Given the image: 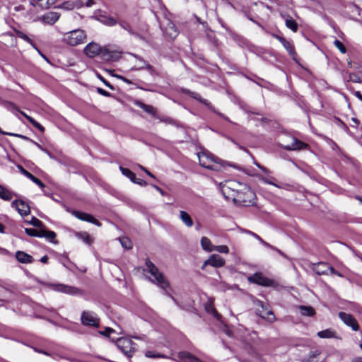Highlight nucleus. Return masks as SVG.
Segmentation results:
<instances>
[{
	"label": "nucleus",
	"instance_id": "obj_18",
	"mask_svg": "<svg viewBox=\"0 0 362 362\" xmlns=\"http://www.w3.org/2000/svg\"><path fill=\"white\" fill-rule=\"evenodd\" d=\"M134 105L141 109H143L146 112L150 114L153 117H156L157 110L152 105H146L141 101L136 100L134 102Z\"/></svg>",
	"mask_w": 362,
	"mask_h": 362
},
{
	"label": "nucleus",
	"instance_id": "obj_45",
	"mask_svg": "<svg viewBox=\"0 0 362 362\" xmlns=\"http://www.w3.org/2000/svg\"><path fill=\"white\" fill-rule=\"evenodd\" d=\"M29 223L35 227L40 228L42 226V222L35 217H33Z\"/></svg>",
	"mask_w": 362,
	"mask_h": 362
},
{
	"label": "nucleus",
	"instance_id": "obj_51",
	"mask_svg": "<svg viewBox=\"0 0 362 362\" xmlns=\"http://www.w3.org/2000/svg\"><path fill=\"white\" fill-rule=\"evenodd\" d=\"M133 182L136 183L141 186H145L146 185V182L142 179L136 178V177L134 179V181Z\"/></svg>",
	"mask_w": 362,
	"mask_h": 362
},
{
	"label": "nucleus",
	"instance_id": "obj_30",
	"mask_svg": "<svg viewBox=\"0 0 362 362\" xmlns=\"http://www.w3.org/2000/svg\"><path fill=\"white\" fill-rule=\"evenodd\" d=\"M75 236L77 238L83 240L86 244H90L92 242L89 234L86 232H76L75 233Z\"/></svg>",
	"mask_w": 362,
	"mask_h": 362
},
{
	"label": "nucleus",
	"instance_id": "obj_59",
	"mask_svg": "<svg viewBox=\"0 0 362 362\" xmlns=\"http://www.w3.org/2000/svg\"><path fill=\"white\" fill-rule=\"evenodd\" d=\"M140 168L144 170L148 175H149L150 177L154 178V175L151 173L148 170H146L145 168L142 167V166H140Z\"/></svg>",
	"mask_w": 362,
	"mask_h": 362
},
{
	"label": "nucleus",
	"instance_id": "obj_11",
	"mask_svg": "<svg viewBox=\"0 0 362 362\" xmlns=\"http://www.w3.org/2000/svg\"><path fill=\"white\" fill-rule=\"evenodd\" d=\"M81 322L86 326L98 327L99 325V319L96 315L92 312L84 311L81 315Z\"/></svg>",
	"mask_w": 362,
	"mask_h": 362
},
{
	"label": "nucleus",
	"instance_id": "obj_58",
	"mask_svg": "<svg viewBox=\"0 0 362 362\" xmlns=\"http://www.w3.org/2000/svg\"><path fill=\"white\" fill-rule=\"evenodd\" d=\"M329 270L330 271V273H331V274H336V275H337V276H340V277H341V276H342V275H341L339 272H338L337 271H336V270H335L333 267H329Z\"/></svg>",
	"mask_w": 362,
	"mask_h": 362
},
{
	"label": "nucleus",
	"instance_id": "obj_44",
	"mask_svg": "<svg viewBox=\"0 0 362 362\" xmlns=\"http://www.w3.org/2000/svg\"><path fill=\"white\" fill-rule=\"evenodd\" d=\"M276 37L282 43L284 47L288 50H292L291 45L289 42L286 40L284 38L276 36Z\"/></svg>",
	"mask_w": 362,
	"mask_h": 362
},
{
	"label": "nucleus",
	"instance_id": "obj_56",
	"mask_svg": "<svg viewBox=\"0 0 362 362\" xmlns=\"http://www.w3.org/2000/svg\"><path fill=\"white\" fill-rule=\"evenodd\" d=\"M115 77L122 80L123 81H124L125 83H128V84H132V81L126 78H124V76H119V75H115Z\"/></svg>",
	"mask_w": 362,
	"mask_h": 362
},
{
	"label": "nucleus",
	"instance_id": "obj_42",
	"mask_svg": "<svg viewBox=\"0 0 362 362\" xmlns=\"http://www.w3.org/2000/svg\"><path fill=\"white\" fill-rule=\"evenodd\" d=\"M349 81L354 83H362V78L355 74H350L349 76Z\"/></svg>",
	"mask_w": 362,
	"mask_h": 362
},
{
	"label": "nucleus",
	"instance_id": "obj_39",
	"mask_svg": "<svg viewBox=\"0 0 362 362\" xmlns=\"http://www.w3.org/2000/svg\"><path fill=\"white\" fill-rule=\"evenodd\" d=\"M120 243L123 247L126 249H130L132 247V242L128 238H122L119 239Z\"/></svg>",
	"mask_w": 362,
	"mask_h": 362
},
{
	"label": "nucleus",
	"instance_id": "obj_2",
	"mask_svg": "<svg viewBox=\"0 0 362 362\" xmlns=\"http://www.w3.org/2000/svg\"><path fill=\"white\" fill-rule=\"evenodd\" d=\"M87 35L84 30L76 29L64 34L62 41L70 46H77L86 42Z\"/></svg>",
	"mask_w": 362,
	"mask_h": 362
},
{
	"label": "nucleus",
	"instance_id": "obj_28",
	"mask_svg": "<svg viewBox=\"0 0 362 362\" xmlns=\"http://www.w3.org/2000/svg\"><path fill=\"white\" fill-rule=\"evenodd\" d=\"M83 6L81 1H66L63 4V7L67 10H72L75 8H79Z\"/></svg>",
	"mask_w": 362,
	"mask_h": 362
},
{
	"label": "nucleus",
	"instance_id": "obj_35",
	"mask_svg": "<svg viewBox=\"0 0 362 362\" xmlns=\"http://www.w3.org/2000/svg\"><path fill=\"white\" fill-rule=\"evenodd\" d=\"M42 238H45L50 242H54V240L56 238V233L54 231H49L45 229H42Z\"/></svg>",
	"mask_w": 362,
	"mask_h": 362
},
{
	"label": "nucleus",
	"instance_id": "obj_27",
	"mask_svg": "<svg viewBox=\"0 0 362 362\" xmlns=\"http://www.w3.org/2000/svg\"><path fill=\"white\" fill-rule=\"evenodd\" d=\"M298 310L300 313L303 316L311 317L315 313V310L311 306L300 305Z\"/></svg>",
	"mask_w": 362,
	"mask_h": 362
},
{
	"label": "nucleus",
	"instance_id": "obj_29",
	"mask_svg": "<svg viewBox=\"0 0 362 362\" xmlns=\"http://www.w3.org/2000/svg\"><path fill=\"white\" fill-rule=\"evenodd\" d=\"M20 113L25 117L28 121L32 124L35 128L39 129L41 132H43L45 131V128L37 122H36L33 117H30L27 114H25L24 112L20 111Z\"/></svg>",
	"mask_w": 362,
	"mask_h": 362
},
{
	"label": "nucleus",
	"instance_id": "obj_7",
	"mask_svg": "<svg viewBox=\"0 0 362 362\" xmlns=\"http://www.w3.org/2000/svg\"><path fill=\"white\" fill-rule=\"evenodd\" d=\"M117 346L128 357L132 356V353L136 349L134 343L128 338L119 339L117 341Z\"/></svg>",
	"mask_w": 362,
	"mask_h": 362
},
{
	"label": "nucleus",
	"instance_id": "obj_23",
	"mask_svg": "<svg viewBox=\"0 0 362 362\" xmlns=\"http://www.w3.org/2000/svg\"><path fill=\"white\" fill-rule=\"evenodd\" d=\"M165 34L170 39H174L177 37L178 33L175 25L173 23L169 22L168 23L165 29Z\"/></svg>",
	"mask_w": 362,
	"mask_h": 362
},
{
	"label": "nucleus",
	"instance_id": "obj_20",
	"mask_svg": "<svg viewBox=\"0 0 362 362\" xmlns=\"http://www.w3.org/2000/svg\"><path fill=\"white\" fill-rule=\"evenodd\" d=\"M178 358L179 362H202L198 358L187 351L180 352Z\"/></svg>",
	"mask_w": 362,
	"mask_h": 362
},
{
	"label": "nucleus",
	"instance_id": "obj_37",
	"mask_svg": "<svg viewBox=\"0 0 362 362\" xmlns=\"http://www.w3.org/2000/svg\"><path fill=\"white\" fill-rule=\"evenodd\" d=\"M16 35H17L18 37L21 38L22 40H23L26 41L27 42H28L29 44H30L33 47H35L32 40L27 35L23 33V32L16 31Z\"/></svg>",
	"mask_w": 362,
	"mask_h": 362
},
{
	"label": "nucleus",
	"instance_id": "obj_17",
	"mask_svg": "<svg viewBox=\"0 0 362 362\" xmlns=\"http://www.w3.org/2000/svg\"><path fill=\"white\" fill-rule=\"evenodd\" d=\"M54 289L57 291L67 294L76 295L80 293V290L78 288L64 284L55 285Z\"/></svg>",
	"mask_w": 362,
	"mask_h": 362
},
{
	"label": "nucleus",
	"instance_id": "obj_49",
	"mask_svg": "<svg viewBox=\"0 0 362 362\" xmlns=\"http://www.w3.org/2000/svg\"><path fill=\"white\" fill-rule=\"evenodd\" d=\"M6 135H10V136H16V137H19V138H21L24 140H27V141H30L31 142V141H33L32 139H29L28 137L24 136V135H21V134H12V133H6Z\"/></svg>",
	"mask_w": 362,
	"mask_h": 362
},
{
	"label": "nucleus",
	"instance_id": "obj_47",
	"mask_svg": "<svg viewBox=\"0 0 362 362\" xmlns=\"http://www.w3.org/2000/svg\"><path fill=\"white\" fill-rule=\"evenodd\" d=\"M30 180H32L34 183L38 185L41 188H44L45 185L40 180L35 177L34 175L31 177Z\"/></svg>",
	"mask_w": 362,
	"mask_h": 362
},
{
	"label": "nucleus",
	"instance_id": "obj_52",
	"mask_svg": "<svg viewBox=\"0 0 362 362\" xmlns=\"http://www.w3.org/2000/svg\"><path fill=\"white\" fill-rule=\"evenodd\" d=\"M98 78L104 83V84L106 86H107L108 88H110L112 90L114 89V87L110 83H108L103 76H101L100 75H98Z\"/></svg>",
	"mask_w": 362,
	"mask_h": 362
},
{
	"label": "nucleus",
	"instance_id": "obj_41",
	"mask_svg": "<svg viewBox=\"0 0 362 362\" xmlns=\"http://www.w3.org/2000/svg\"><path fill=\"white\" fill-rule=\"evenodd\" d=\"M334 45L341 53H346V49L341 41L339 40H335L334 41Z\"/></svg>",
	"mask_w": 362,
	"mask_h": 362
},
{
	"label": "nucleus",
	"instance_id": "obj_60",
	"mask_svg": "<svg viewBox=\"0 0 362 362\" xmlns=\"http://www.w3.org/2000/svg\"><path fill=\"white\" fill-rule=\"evenodd\" d=\"M354 94L356 98L362 101V94L360 93V91H355Z\"/></svg>",
	"mask_w": 362,
	"mask_h": 362
},
{
	"label": "nucleus",
	"instance_id": "obj_15",
	"mask_svg": "<svg viewBox=\"0 0 362 362\" xmlns=\"http://www.w3.org/2000/svg\"><path fill=\"white\" fill-rule=\"evenodd\" d=\"M73 215L81 221L93 223L98 226H101L100 223L96 218H95L91 214L74 211H73Z\"/></svg>",
	"mask_w": 362,
	"mask_h": 362
},
{
	"label": "nucleus",
	"instance_id": "obj_21",
	"mask_svg": "<svg viewBox=\"0 0 362 362\" xmlns=\"http://www.w3.org/2000/svg\"><path fill=\"white\" fill-rule=\"evenodd\" d=\"M16 257L18 262L24 264L32 263L34 260L33 257L31 255L23 251L16 252Z\"/></svg>",
	"mask_w": 362,
	"mask_h": 362
},
{
	"label": "nucleus",
	"instance_id": "obj_14",
	"mask_svg": "<svg viewBox=\"0 0 362 362\" xmlns=\"http://www.w3.org/2000/svg\"><path fill=\"white\" fill-rule=\"evenodd\" d=\"M11 206L13 207H15L16 209L18 211V213L21 216H27L30 212V209L29 205L28 204H26L25 202L22 201V200L13 201L11 203Z\"/></svg>",
	"mask_w": 362,
	"mask_h": 362
},
{
	"label": "nucleus",
	"instance_id": "obj_62",
	"mask_svg": "<svg viewBox=\"0 0 362 362\" xmlns=\"http://www.w3.org/2000/svg\"><path fill=\"white\" fill-rule=\"evenodd\" d=\"M48 259H49L47 255H45L41 257L40 262L45 264V263H47Z\"/></svg>",
	"mask_w": 362,
	"mask_h": 362
},
{
	"label": "nucleus",
	"instance_id": "obj_3",
	"mask_svg": "<svg viewBox=\"0 0 362 362\" xmlns=\"http://www.w3.org/2000/svg\"><path fill=\"white\" fill-rule=\"evenodd\" d=\"M199 164L207 169L219 171L221 170L222 165L219 160L215 158L213 155L206 153H199Z\"/></svg>",
	"mask_w": 362,
	"mask_h": 362
},
{
	"label": "nucleus",
	"instance_id": "obj_10",
	"mask_svg": "<svg viewBox=\"0 0 362 362\" xmlns=\"http://www.w3.org/2000/svg\"><path fill=\"white\" fill-rule=\"evenodd\" d=\"M339 317L346 325L350 327L352 330L358 331L359 329V325L355 317L351 314L340 312L339 313Z\"/></svg>",
	"mask_w": 362,
	"mask_h": 362
},
{
	"label": "nucleus",
	"instance_id": "obj_32",
	"mask_svg": "<svg viewBox=\"0 0 362 362\" xmlns=\"http://www.w3.org/2000/svg\"><path fill=\"white\" fill-rule=\"evenodd\" d=\"M317 336L320 338H333L335 337L334 332L327 329L317 332Z\"/></svg>",
	"mask_w": 362,
	"mask_h": 362
},
{
	"label": "nucleus",
	"instance_id": "obj_61",
	"mask_svg": "<svg viewBox=\"0 0 362 362\" xmlns=\"http://www.w3.org/2000/svg\"><path fill=\"white\" fill-rule=\"evenodd\" d=\"M255 165H256L259 168H260L262 171H264V173H268V172H269V171H268V170H267L266 168H264V167L262 166V165H259V163H255Z\"/></svg>",
	"mask_w": 362,
	"mask_h": 362
},
{
	"label": "nucleus",
	"instance_id": "obj_64",
	"mask_svg": "<svg viewBox=\"0 0 362 362\" xmlns=\"http://www.w3.org/2000/svg\"><path fill=\"white\" fill-rule=\"evenodd\" d=\"M352 362H362V358L361 357H356L355 358Z\"/></svg>",
	"mask_w": 362,
	"mask_h": 362
},
{
	"label": "nucleus",
	"instance_id": "obj_38",
	"mask_svg": "<svg viewBox=\"0 0 362 362\" xmlns=\"http://www.w3.org/2000/svg\"><path fill=\"white\" fill-rule=\"evenodd\" d=\"M206 310L212 314L214 317H216L218 320L221 317V315L218 313L216 309L211 304H209L206 305Z\"/></svg>",
	"mask_w": 362,
	"mask_h": 362
},
{
	"label": "nucleus",
	"instance_id": "obj_16",
	"mask_svg": "<svg viewBox=\"0 0 362 362\" xmlns=\"http://www.w3.org/2000/svg\"><path fill=\"white\" fill-rule=\"evenodd\" d=\"M226 262L223 258L218 255H211L209 258L204 263L203 268L206 265H211L214 267H221L224 266Z\"/></svg>",
	"mask_w": 362,
	"mask_h": 362
},
{
	"label": "nucleus",
	"instance_id": "obj_8",
	"mask_svg": "<svg viewBox=\"0 0 362 362\" xmlns=\"http://www.w3.org/2000/svg\"><path fill=\"white\" fill-rule=\"evenodd\" d=\"M247 280L250 283L263 286H274L276 284L274 280L264 276L261 272H256L252 276H248Z\"/></svg>",
	"mask_w": 362,
	"mask_h": 362
},
{
	"label": "nucleus",
	"instance_id": "obj_33",
	"mask_svg": "<svg viewBox=\"0 0 362 362\" xmlns=\"http://www.w3.org/2000/svg\"><path fill=\"white\" fill-rule=\"evenodd\" d=\"M25 233L32 237H39L42 238V229L36 230L34 228H26Z\"/></svg>",
	"mask_w": 362,
	"mask_h": 362
},
{
	"label": "nucleus",
	"instance_id": "obj_6",
	"mask_svg": "<svg viewBox=\"0 0 362 362\" xmlns=\"http://www.w3.org/2000/svg\"><path fill=\"white\" fill-rule=\"evenodd\" d=\"M122 57V51L112 46L103 47L101 58L107 62H116Z\"/></svg>",
	"mask_w": 362,
	"mask_h": 362
},
{
	"label": "nucleus",
	"instance_id": "obj_31",
	"mask_svg": "<svg viewBox=\"0 0 362 362\" xmlns=\"http://www.w3.org/2000/svg\"><path fill=\"white\" fill-rule=\"evenodd\" d=\"M0 198L4 200L9 201L12 199L11 192L5 187L0 185Z\"/></svg>",
	"mask_w": 362,
	"mask_h": 362
},
{
	"label": "nucleus",
	"instance_id": "obj_25",
	"mask_svg": "<svg viewBox=\"0 0 362 362\" xmlns=\"http://www.w3.org/2000/svg\"><path fill=\"white\" fill-rule=\"evenodd\" d=\"M201 245L202 249L208 252L214 250V245H212L211 240L206 237L202 238Z\"/></svg>",
	"mask_w": 362,
	"mask_h": 362
},
{
	"label": "nucleus",
	"instance_id": "obj_40",
	"mask_svg": "<svg viewBox=\"0 0 362 362\" xmlns=\"http://www.w3.org/2000/svg\"><path fill=\"white\" fill-rule=\"evenodd\" d=\"M214 250L218 252L223 253V254H228L229 252L228 247L227 245H224L214 246Z\"/></svg>",
	"mask_w": 362,
	"mask_h": 362
},
{
	"label": "nucleus",
	"instance_id": "obj_22",
	"mask_svg": "<svg viewBox=\"0 0 362 362\" xmlns=\"http://www.w3.org/2000/svg\"><path fill=\"white\" fill-rule=\"evenodd\" d=\"M283 17L285 20L286 26L293 32H297L298 28L297 22L290 16H283Z\"/></svg>",
	"mask_w": 362,
	"mask_h": 362
},
{
	"label": "nucleus",
	"instance_id": "obj_19",
	"mask_svg": "<svg viewBox=\"0 0 362 362\" xmlns=\"http://www.w3.org/2000/svg\"><path fill=\"white\" fill-rule=\"evenodd\" d=\"M60 15L57 12H49L42 16V21L47 24L53 25L58 21Z\"/></svg>",
	"mask_w": 362,
	"mask_h": 362
},
{
	"label": "nucleus",
	"instance_id": "obj_12",
	"mask_svg": "<svg viewBox=\"0 0 362 362\" xmlns=\"http://www.w3.org/2000/svg\"><path fill=\"white\" fill-rule=\"evenodd\" d=\"M102 49L103 47H101L98 44L95 42H90L85 47L84 52L88 57L93 58L98 54L101 56Z\"/></svg>",
	"mask_w": 362,
	"mask_h": 362
},
{
	"label": "nucleus",
	"instance_id": "obj_5",
	"mask_svg": "<svg viewBox=\"0 0 362 362\" xmlns=\"http://www.w3.org/2000/svg\"><path fill=\"white\" fill-rule=\"evenodd\" d=\"M243 183L235 180H229L226 181L224 183L221 184V192L223 196L228 200H233V197L238 194V192L240 190Z\"/></svg>",
	"mask_w": 362,
	"mask_h": 362
},
{
	"label": "nucleus",
	"instance_id": "obj_13",
	"mask_svg": "<svg viewBox=\"0 0 362 362\" xmlns=\"http://www.w3.org/2000/svg\"><path fill=\"white\" fill-rule=\"evenodd\" d=\"M308 144L298 140L296 138H291V142L288 144L284 145V148L288 151H297L305 149L308 148Z\"/></svg>",
	"mask_w": 362,
	"mask_h": 362
},
{
	"label": "nucleus",
	"instance_id": "obj_36",
	"mask_svg": "<svg viewBox=\"0 0 362 362\" xmlns=\"http://www.w3.org/2000/svg\"><path fill=\"white\" fill-rule=\"evenodd\" d=\"M320 354V352L318 350H315L312 351L310 354L305 359V362H319L317 359L318 356Z\"/></svg>",
	"mask_w": 362,
	"mask_h": 362
},
{
	"label": "nucleus",
	"instance_id": "obj_57",
	"mask_svg": "<svg viewBox=\"0 0 362 362\" xmlns=\"http://www.w3.org/2000/svg\"><path fill=\"white\" fill-rule=\"evenodd\" d=\"M31 142L33 144H34L38 148H40L41 151L45 152L46 153H47L48 155H49V152L45 150L44 148H42L38 143L34 141H31Z\"/></svg>",
	"mask_w": 362,
	"mask_h": 362
},
{
	"label": "nucleus",
	"instance_id": "obj_24",
	"mask_svg": "<svg viewBox=\"0 0 362 362\" xmlns=\"http://www.w3.org/2000/svg\"><path fill=\"white\" fill-rule=\"evenodd\" d=\"M55 3V0H33V4L43 9H47Z\"/></svg>",
	"mask_w": 362,
	"mask_h": 362
},
{
	"label": "nucleus",
	"instance_id": "obj_46",
	"mask_svg": "<svg viewBox=\"0 0 362 362\" xmlns=\"http://www.w3.org/2000/svg\"><path fill=\"white\" fill-rule=\"evenodd\" d=\"M17 168H18V170H20V172L23 175H25V177H27L28 178H29L30 180L31 179V177L33 176V175H32L30 173H29L28 170H26L25 169H24L21 165H18L17 166Z\"/></svg>",
	"mask_w": 362,
	"mask_h": 362
},
{
	"label": "nucleus",
	"instance_id": "obj_63",
	"mask_svg": "<svg viewBox=\"0 0 362 362\" xmlns=\"http://www.w3.org/2000/svg\"><path fill=\"white\" fill-rule=\"evenodd\" d=\"M95 4V1L93 0H88L86 4V6L87 7H90L92 6L93 4Z\"/></svg>",
	"mask_w": 362,
	"mask_h": 362
},
{
	"label": "nucleus",
	"instance_id": "obj_43",
	"mask_svg": "<svg viewBox=\"0 0 362 362\" xmlns=\"http://www.w3.org/2000/svg\"><path fill=\"white\" fill-rule=\"evenodd\" d=\"M145 356L148 358H165V356L164 355L156 354L153 351H147L145 353Z\"/></svg>",
	"mask_w": 362,
	"mask_h": 362
},
{
	"label": "nucleus",
	"instance_id": "obj_54",
	"mask_svg": "<svg viewBox=\"0 0 362 362\" xmlns=\"http://www.w3.org/2000/svg\"><path fill=\"white\" fill-rule=\"evenodd\" d=\"M351 123L350 124V125L353 127H356L359 124V121L358 120V119L355 117H352L351 119Z\"/></svg>",
	"mask_w": 362,
	"mask_h": 362
},
{
	"label": "nucleus",
	"instance_id": "obj_26",
	"mask_svg": "<svg viewBox=\"0 0 362 362\" xmlns=\"http://www.w3.org/2000/svg\"><path fill=\"white\" fill-rule=\"evenodd\" d=\"M180 218L187 227L189 228L193 226V221L186 211H180Z\"/></svg>",
	"mask_w": 362,
	"mask_h": 362
},
{
	"label": "nucleus",
	"instance_id": "obj_53",
	"mask_svg": "<svg viewBox=\"0 0 362 362\" xmlns=\"http://www.w3.org/2000/svg\"><path fill=\"white\" fill-rule=\"evenodd\" d=\"M143 63V65L140 66L139 67V69H144V68H146V69L149 70V71H151L153 69V67L152 66H151L150 64H147L146 62H142Z\"/></svg>",
	"mask_w": 362,
	"mask_h": 362
},
{
	"label": "nucleus",
	"instance_id": "obj_50",
	"mask_svg": "<svg viewBox=\"0 0 362 362\" xmlns=\"http://www.w3.org/2000/svg\"><path fill=\"white\" fill-rule=\"evenodd\" d=\"M105 23L109 26H113L116 24V21L112 18H107L105 20Z\"/></svg>",
	"mask_w": 362,
	"mask_h": 362
},
{
	"label": "nucleus",
	"instance_id": "obj_34",
	"mask_svg": "<svg viewBox=\"0 0 362 362\" xmlns=\"http://www.w3.org/2000/svg\"><path fill=\"white\" fill-rule=\"evenodd\" d=\"M119 170L122 172V173L124 176H126L128 178H129L132 182L134 181V179L136 177V175L132 170H130L128 168H123V167H120Z\"/></svg>",
	"mask_w": 362,
	"mask_h": 362
},
{
	"label": "nucleus",
	"instance_id": "obj_4",
	"mask_svg": "<svg viewBox=\"0 0 362 362\" xmlns=\"http://www.w3.org/2000/svg\"><path fill=\"white\" fill-rule=\"evenodd\" d=\"M146 265L147 267L148 272L154 277L151 281L154 284H156L160 288L165 289L168 286V282L164 277L162 273H160L158 269L155 266V264L147 259L146 262Z\"/></svg>",
	"mask_w": 362,
	"mask_h": 362
},
{
	"label": "nucleus",
	"instance_id": "obj_1",
	"mask_svg": "<svg viewBox=\"0 0 362 362\" xmlns=\"http://www.w3.org/2000/svg\"><path fill=\"white\" fill-rule=\"evenodd\" d=\"M255 194L247 185L243 184L238 194L233 197V201L243 206L255 203Z\"/></svg>",
	"mask_w": 362,
	"mask_h": 362
},
{
	"label": "nucleus",
	"instance_id": "obj_48",
	"mask_svg": "<svg viewBox=\"0 0 362 362\" xmlns=\"http://www.w3.org/2000/svg\"><path fill=\"white\" fill-rule=\"evenodd\" d=\"M97 92L99 94H100V95H102L103 96H105V97L111 96V94L109 92L106 91L105 90H104V89H103L101 88H97Z\"/></svg>",
	"mask_w": 362,
	"mask_h": 362
},
{
	"label": "nucleus",
	"instance_id": "obj_55",
	"mask_svg": "<svg viewBox=\"0 0 362 362\" xmlns=\"http://www.w3.org/2000/svg\"><path fill=\"white\" fill-rule=\"evenodd\" d=\"M114 330L112 328L107 327L104 332H100V334L105 336H109Z\"/></svg>",
	"mask_w": 362,
	"mask_h": 362
},
{
	"label": "nucleus",
	"instance_id": "obj_9",
	"mask_svg": "<svg viewBox=\"0 0 362 362\" xmlns=\"http://www.w3.org/2000/svg\"><path fill=\"white\" fill-rule=\"evenodd\" d=\"M257 306V313L263 319L272 322L275 320V317L273 312L269 309L267 305L264 304L261 300L256 302Z\"/></svg>",
	"mask_w": 362,
	"mask_h": 362
}]
</instances>
